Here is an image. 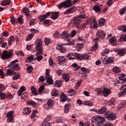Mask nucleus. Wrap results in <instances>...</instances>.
<instances>
[{
	"label": "nucleus",
	"mask_w": 126,
	"mask_h": 126,
	"mask_svg": "<svg viewBox=\"0 0 126 126\" xmlns=\"http://www.w3.org/2000/svg\"><path fill=\"white\" fill-rule=\"evenodd\" d=\"M43 40L41 38H37L35 42V46H36V58L35 60H37V62H40L43 60V55L44 49L43 48Z\"/></svg>",
	"instance_id": "f257e3e1"
},
{
	"label": "nucleus",
	"mask_w": 126,
	"mask_h": 126,
	"mask_svg": "<svg viewBox=\"0 0 126 126\" xmlns=\"http://www.w3.org/2000/svg\"><path fill=\"white\" fill-rule=\"evenodd\" d=\"M105 119L103 117L96 116L92 119V125L93 126H112L110 124H104Z\"/></svg>",
	"instance_id": "f03ea898"
},
{
	"label": "nucleus",
	"mask_w": 126,
	"mask_h": 126,
	"mask_svg": "<svg viewBox=\"0 0 126 126\" xmlns=\"http://www.w3.org/2000/svg\"><path fill=\"white\" fill-rule=\"evenodd\" d=\"M86 18V16L84 14H81L78 16L74 17L70 23L68 24V26H70L72 24L73 27H76V28H79V24L81 20H83Z\"/></svg>",
	"instance_id": "7ed1b4c3"
},
{
	"label": "nucleus",
	"mask_w": 126,
	"mask_h": 126,
	"mask_svg": "<svg viewBox=\"0 0 126 126\" xmlns=\"http://www.w3.org/2000/svg\"><path fill=\"white\" fill-rule=\"evenodd\" d=\"M96 38L94 39V45H93L92 48L93 49H97L98 47V41H99V39H101V40H104L105 37H106V33L102 30H99L96 33Z\"/></svg>",
	"instance_id": "20e7f679"
},
{
	"label": "nucleus",
	"mask_w": 126,
	"mask_h": 126,
	"mask_svg": "<svg viewBox=\"0 0 126 126\" xmlns=\"http://www.w3.org/2000/svg\"><path fill=\"white\" fill-rule=\"evenodd\" d=\"M58 6L59 9H62L63 7H65V8L67 7H70V6H72L71 0H66L64 2L61 3L59 5H58Z\"/></svg>",
	"instance_id": "39448f33"
},
{
	"label": "nucleus",
	"mask_w": 126,
	"mask_h": 126,
	"mask_svg": "<svg viewBox=\"0 0 126 126\" xmlns=\"http://www.w3.org/2000/svg\"><path fill=\"white\" fill-rule=\"evenodd\" d=\"M16 63H18V60H15L12 62L10 63L8 66L9 67L12 68V69H13V70H16V71H18V70H20V67H19V64H15Z\"/></svg>",
	"instance_id": "423d86ee"
},
{
	"label": "nucleus",
	"mask_w": 126,
	"mask_h": 126,
	"mask_svg": "<svg viewBox=\"0 0 126 126\" xmlns=\"http://www.w3.org/2000/svg\"><path fill=\"white\" fill-rule=\"evenodd\" d=\"M12 50H9L8 52L6 50H4L1 57L2 60H8L12 57Z\"/></svg>",
	"instance_id": "0eeeda50"
},
{
	"label": "nucleus",
	"mask_w": 126,
	"mask_h": 126,
	"mask_svg": "<svg viewBox=\"0 0 126 126\" xmlns=\"http://www.w3.org/2000/svg\"><path fill=\"white\" fill-rule=\"evenodd\" d=\"M14 113V111H11L8 112L6 115V117L7 118V123H14V119H13V114Z\"/></svg>",
	"instance_id": "6e6552de"
},
{
	"label": "nucleus",
	"mask_w": 126,
	"mask_h": 126,
	"mask_svg": "<svg viewBox=\"0 0 126 126\" xmlns=\"http://www.w3.org/2000/svg\"><path fill=\"white\" fill-rule=\"evenodd\" d=\"M111 90L109 89L104 88L103 90H99L97 91V94H102L104 97H107L109 96Z\"/></svg>",
	"instance_id": "1a4fd4ad"
},
{
	"label": "nucleus",
	"mask_w": 126,
	"mask_h": 126,
	"mask_svg": "<svg viewBox=\"0 0 126 126\" xmlns=\"http://www.w3.org/2000/svg\"><path fill=\"white\" fill-rule=\"evenodd\" d=\"M67 45V43L66 44H60V43L58 44L57 48L58 50H59V51L61 52V53H65L66 52V48L63 47V46Z\"/></svg>",
	"instance_id": "9d476101"
},
{
	"label": "nucleus",
	"mask_w": 126,
	"mask_h": 126,
	"mask_svg": "<svg viewBox=\"0 0 126 126\" xmlns=\"http://www.w3.org/2000/svg\"><path fill=\"white\" fill-rule=\"evenodd\" d=\"M115 52L116 53H117V55L118 56H120L121 57H123V56H125L126 54V49H115L114 50Z\"/></svg>",
	"instance_id": "9b49d317"
},
{
	"label": "nucleus",
	"mask_w": 126,
	"mask_h": 126,
	"mask_svg": "<svg viewBox=\"0 0 126 126\" xmlns=\"http://www.w3.org/2000/svg\"><path fill=\"white\" fill-rule=\"evenodd\" d=\"M104 64H111L112 63H114V60L111 57H105L102 60Z\"/></svg>",
	"instance_id": "f8f14e48"
},
{
	"label": "nucleus",
	"mask_w": 126,
	"mask_h": 126,
	"mask_svg": "<svg viewBox=\"0 0 126 126\" xmlns=\"http://www.w3.org/2000/svg\"><path fill=\"white\" fill-rule=\"evenodd\" d=\"M62 39L67 40V42H69L70 40L69 39H67V37H69V34H68V32H63L61 33Z\"/></svg>",
	"instance_id": "ddd939ff"
},
{
	"label": "nucleus",
	"mask_w": 126,
	"mask_h": 126,
	"mask_svg": "<svg viewBox=\"0 0 126 126\" xmlns=\"http://www.w3.org/2000/svg\"><path fill=\"white\" fill-rule=\"evenodd\" d=\"M77 10V8L76 7L73 6L64 12V14H69L70 13H73V12H75Z\"/></svg>",
	"instance_id": "4468645a"
},
{
	"label": "nucleus",
	"mask_w": 126,
	"mask_h": 126,
	"mask_svg": "<svg viewBox=\"0 0 126 126\" xmlns=\"http://www.w3.org/2000/svg\"><path fill=\"white\" fill-rule=\"evenodd\" d=\"M51 12H48L46 13L45 14H43L42 15H40L39 17V19L40 21H44V20L45 19V18H48L50 15H51Z\"/></svg>",
	"instance_id": "2eb2a0df"
},
{
	"label": "nucleus",
	"mask_w": 126,
	"mask_h": 126,
	"mask_svg": "<svg viewBox=\"0 0 126 126\" xmlns=\"http://www.w3.org/2000/svg\"><path fill=\"white\" fill-rule=\"evenodd\" d=\"M54 104V100L52 99H50L47 101V104L44 105V108H52L53 104Z\"/></svg>",
	"instance_id": "dca6fc26"
},
{
	"label": "nucleus",
	"mask_w": 126,
	"mask_h": 126,
	"mask_svg": "<svg viewBox=\"0 0 126 126\" xmlns=\"http://www.w3.org/2000/svg\"><path fill=\"white\" fill-rule=\"evenodd\" d=\"M109 43L111 44L112 46H116L117 45V38L113 37L109 40Z\"/></svg>",
	"instance_id": "f3484780"
},
{
	"label": "nucleus",
	"mask_w": 126,
	"mask_h": 126,
	"mask_svg": "<svg viewBox=\"0 0 126 126\" xmlns=\"http://www.w3.org/2000/svg\"><path fill=\"white\" fill-rule=\"evenodd\" d=\"M11 2V0H3L1 1L0 5H2V6H4L5 5H9V4H10Z\"/></svg>",
	"instance_id": "a211bd4d"
},
{
	"label": "nucleus",
	"mask_w": 126,
	"mask_h": 126,
	"mask_svg": "<svg viewBox=\"0 0 126 126\" xmlns=\"http://www.w3.org/2000/svg\"><path fill=\"white\" fill-rule=\"evenodd\" d=\"M61 99L60 100L61 102H65L67 100V101H69V99H67L66 97V95L64 94V93H63L61 94Z\"/></svg>",
	"instance_id": "6ab92c4d"
},
{
	"label": "nucleus",
	"mask_w": 126,
	"mask_h": 126,
	"mask_svg": "<svg viewBox=\"0 0 126 126\" xmlns=\"http://www.w3.org/2000/svg\"><path fill=\"white\" fill-rule=\"evenodd\" d=\"M106 118L109 121H114V120H116V115L110 113L108 116H106Z\"/></svg>",
	"instance_id": "aec40b11"
},
{
	"label": "nucleus",
	"mask_w": 126,
	"mask_h": 126,
	"mask_svg": "<svg viewBox=\"0 0 126 126\" xmlns=\"http://www.w3.org/2000/svg\"><path fill=\"white\" fill-rule=\"evenodd\" d=\"M57 60L60 63H65V58L63 56H59L57 58Z\"/></svg>",
	"instance_id": "412c9836"
},
{
	"label": "nucleus",
	"mask_w": 126,
	"mask_h": 126,
	"mask_svg": "<svg viewBox=\"0 0 126 126\" xmlns=\"http://www.w3.org/2000/svg\"><path fill=\"white\" fill-rule=\"evenodd\" d=\"M31 90L32 91V94L34 95V96H37V95H39V93L37 92V89L35 87L32 86Z\"/></svg>",
	"instance_id": "4be33fe9"
},
{
	"label": "nucleus",
	"mask_w": 126,
	"mask_h": 126,
	"mask_svg": "<svg viewBox=\"0 0 126 126\" xmlns=\"http://www.w3.org/2000/svg\"><path fill=\"white\" fill-rule=\"evenodd\" d=\"M46 80H47V82L48 84L52 85L54 83V80L50 76H45Z\"/></svg>",
	"instance_id": "5701e85b"
},
{
	"label": "nucleus",
	"mask_w": 126,
	"mask_h": 126,
	"mask_svg": "<svg viewBox=\"0 0 126 126\" xmlns=\"http://www.w3.org/2000/svg\"><path fill=\"white\" fill-rule=\"evenodd\" d=\"M106 23V20L105 19L101 18L98 20V25L100 26H104Z\"/></svg>",
	"instance_id": "b1692460"
},
{
	"label": "nucleus",
	"mask_w": 126,
	"mask_h": 126,
	"mask_svg": "<svg viewBox=\"0 0 126 126\" xmlns=\"http://www.w3.org/2000/svg\"><path fill=\"white\" fill-rule=\"evenodd\" d=\"M70 105H71L70 103H67L64 105V112L65 113V114H67V113H68V111H69V107H70Z\"/></svg>",
	"instance_id": "393cba45"
},
{
	"label": "nucleus",
	"mask_w": 126,
	"mask_h": 126,
	"mask_svg": "<svg viewBox=\"0 0 126 126\" xmlns=\"http://www.w3.org/2000/svg\"><path fill=\"white\" fill-rule=\"evenodd\" d=\"M14 71L11 69H8L6 70V73L4 74V76H8V75H13Z\"/></svg>",
	"instance_id": "a878e982"
},
{
	"label": "nucleus",
	"mask_w": 126,
	"mask_h": 126,
	"mask_svg": "<svg viewBox=\"0 0 126 126\" xmlns=\"http://www.w3.org/2000/svg\"><path fill=\"white\" fill-rule=\"evenodd\" d=\"M24 115H29L31 113V108H25L23 111Z\"/></svg>",
	"instance_id": "bb28decb"
},
{
	"label": "nucleus",
	"mask_w": 126,
	"mask_h": 126,
	"mask_svg": "<svg viewBox=\"0 0 126 126\" xmlns=\"http://www.w3.org/2000/svg\"><path fill=\"white\" fill-rule=\"evenodd\" d=\"M14 76L13 77V80H17V79H19L21 76L20 75V74L19 73H16L15 72H14Z\"/></svg>",
	"instance_id": "cd10ccee"
},
{
	"label": "nucleus",
	"mask_w": 126,
	"mask_h": 126,
	"mask_svg": "<svg viewBox=\"0 0 126 126\" xmlns=\"http://www.w3.org/2000/svg\"><path fill=\"white\" fill-rule=\"evenodd\" d=\"M106 110H107V109H106V108L102 107L100 109H98L96 111V113L97 114H104V113H105V112H106Z\"/></svg>",
	"instance_id": "c85d7f7f"
},
{
	"label": "nucleus",
	"mask_w": 126,
	"mask_h": 126,
	"mask_svg": "<svg viewBox=\"0 0 126 126\" xmlns=\"http://www.w3.org/2000/svg\"><path fill=\"white\" fill-rule=\"evenodd\" d=\"M93 9L95 11V12H97V13H101V8H100V7L99 6H94L93 7Z\"/></svg>",
	"instance_id": "c756f323"
},
{
	"label": "nucleus",
	"mask_w": 126,
	"mask_h": 126,
	"mask_svg": "<svg viewBox=\"0 0 126 126\" xmlns=\"http://www.w3.org/2000/svg\"><path fill=\"white\" fill-rule=\"evenodd\" d=\"M118 30L119 31H123V32H126V25H122L121 26H119L118 28Z\"/></svg>",
	"instance_id": "7c9ffc66"
},
{
	"label": "nucleus",
	"mask_w": 126,
	"mask_h": 126,
	"mask_svg": "<svg viewBox=\"0 0 126 126\" xmlns=\"http://www.w3.org/2000/svg\"><path fill=\"white\" fill-rule=\"evenodd\" d=\"M22 11L23 13L25 14V15L27 16V15H30V10H29V9L27 8H24L22 10Z\"/></svg>",
	"instance_id": "2f4dec72"
},
{
	"label": "nucleus",
	"mask_w": 126,
	"mask_h": 126,
	"mask_svg": "<svg viewBox=\"0 0 126 126\" xmlns=\"http://www.w3.org/2000/svg\"><path fill=\"white\" fill-rule=\"evenodd\" d=\"M75 57L76 60H79V61H82V55L79 53H75Z\"/></svg>",
	"instance_id": "473e14b6"
},
{
	"label": "nucleus",
	"mask_w": 126,
	"mask_h": 126,
	"mask_svg": "<svg viewBox=\"0 0 126 126\" xmlns=\"http://www.w3.org/2000/svg\"><path fill=\"white\" fill-rule=\"evenodd\" d=\"M33 60H34V56H33V55H31L30 57H28L26 59V63H32V62H33Z\"/></svg>",
	"instance_id": "72a5a7b5"
},
{
	"label": "nucleus",
	"mask_w": 126,
	"mask_h": 126,
	"mask_svg": "<svg viewBox=\"0 0 126 126\" xmlns=\"http://www.w3.org/2000/svg\"><path fill=\"white\" fill-rule=\"evenodd\" d=\"M63 79L65 80V82H67L69 80L70 77L69 75L66 74H64L63 76H62Z\"/></svg>",
	"instance_id": "f704fd0d"
},
{
	"label": "nucleus",
	"mask_w": 126,
	"mask_h": 126,
	"mask_svg": "<svg viewBox=\"0 0 126 126\" xmlns=\"http://www.w3.org/2000/svg\"><path fill=\"white\" fill-rule=\"evenodd\" d=\"M112 70L114 73H119V72H121V69L117 66L113 67Z\"/></svg>",
	"instance_id": "c9c22d12"
},
{
	"label": "nucleus",
	"mask_w": 126,
	"mask_h": 126,
	"mask_svg": "<svg viewBox=\"0 0 126 126\" xmlns=\"http://www.w3.org/2000/svg\"><path fill=\"white\" fill-rule=\"evenodd\" d=\"M58 17H59V13H57V12H54L52 14V16L51 17V18H52V19H57V18H58Z\"/></svg>",
	"instance_id": "e433bc0d"
},
{
	"label": "nucleus",
	"mask_w": 126,
	"mask_h": 126,
	"mask_svg": "<svg viewBox=\"0 0 126 126\" xmlns=\"http://www.w3.org/2000/svg\"><path fill=\"white\" fill-rule=\"evenodd\" d=\"M72 67H75V71H76L77 70H78L80 68V66H78V64L76 63H74L72 64Z\"/></svg>",
	"instance_id": "4c0bfd02"
},
{
	"label": "nucleus",
	"mask_w": 126,
	"mask_h": 126,
	"mask_svg": "<svg viewBox=\"0 0 126 126\" xmlns=\"http://www.w3.org/2000/svg\"><path fill=\"white\" fill-rule=\"evenodd\" d=\"M55 86L56 87H61L62 86V81H56L55 83Z\"/></svg>",
	"instance_id": "58836bf2"
},
{
	"label": "nucleus",
	"mask_w": 126,
	"mask_h": 126,
	"mask_svg": "<svg viewBox=\"0 0 126 126\" xmlns=\"http://www.w3.org/2000/svg\"><path fill=\"white\" fill-rule=\"evenodd\" d=\"M23 17L21 15L19 16L18 18V21L20 24H23Z\"/></svg>",
	"instance_id": "ea45409f"
},
{
	"label": "nucleus",
	"mask_w": 126,
	"mask_h": 126,
	"mask_svg": "<svg viewBox=\"0 0 126 126\" xmlns=\"http://www.w3.org/2000/svg\"><path fill=\"white\" fill-rule=\"evenodd\" d=\"M82 60H89V55L88 54H83L82 55Z\"/></svg>",
	"instance_id": "a19ab883"
},
{
	"label": "nucleus",
	"mask_w": 126,
	"mask_h": 126,
	"mask_svg": "<svg viewBox=\"0 0 126 126\" xmlns=\"http://www.w3.org/2000/svg\"><path fill=\"white\" fill-rule=\"evenodd\" d=\"M44 43L46 46H48V45H49V44H51L52 42H51V39L46 38L44 39Z\"/></svg>",
	"instance_id": "79ce46f5"
},
{
	"label": "nucleus",
	"mask_w": 126,
	"mask_h": 126,
	"mask_svg": "<svg viewBox=\"0 0 126 126\" xmlns=\"http://www.w3.org/2000/svg\"><path fill=\"white\" fill-rule=\"evenodd\" d=\"M27 71L28 73H31L33 71V67L30 66L27 68Z\"/></svg>",
	"instance_id": "37998d69"
},
{
	"label": "nucleus",
	"mask_w": 126,
	"mask_h": 126,
	"mask_svg": "<svg viewBox=\"0 0 126 126\" xmlns=\"http://www.w3.org/2000/svg\"><path fill=\"white\" fill-rule=\"evenodd\" d=\"M69 94V95L70 96H72L74 95V93H75V92H74V90L73 89H69L68 91Z\"/></svg>",
	"instance_id": "c03bdc74"
},
{
	"label": "nucleus",
	"mask_w": 126,
	"mask_h": 126,
	"mask_svg": "<svg viewBox=\"0 0 126 126\" xmlns=\"http://www.w3.org/2000/svg\"><path fill=\"white\" fill-rule=\"evenodd\" d=\"M5 97V94L2 93V92H0V100H4Z\"/></svg>",
	"instance_id": "a18cd8bd"
},
{
	"label": "nucleus",
	"mask_w": 126,
	"mask_h": 126,
	"mask_svg": "<svg viewBox=\"0 0 126 126\" xmlns=\"http://www.w3.org/2000/svg\"><path fill=\"white\" fill-rule=\"evenodd\" d=\"M110 53V50L108 49H105V50L103 51V52H101L102 56H105V54H108Z\"/></svg>",
	"instance_id": "49530a36"
},
{
	"label": "nucleus",
	"mask_w": 126,
	"mask_h": 126,
	"mask_svg": "<svg viewBox=\"0 0 126 126\" xmlns=\"http://www.w3.org/2000/svg\"><path fill=\"white\" fill-rule=\"evenodd\" d=\"M33 37H34L33 34L31 33L29 34L27 37L26 41H30V40H31V39H32Z\"/></svg>",
	"instance_id": "de8ad7c7"
},
{
	"label": "nucleus",
	"mask_w": 126,
	"mask_h": 126,
	"mask_svg": "<svg viewBox=\"0 0 126 126\" xmlns=\"http://www.w3.org/2000/svg\"><path fill=\"white\" fill-rule=\"evenodd\" d=\"M28 105H30V106H35L36 105V102L34 101L31 100L27 102Z\"/></svg>",
	"instance_id": "09e8293b"
},
{
	"label": "nucleus",
	"mask_w": 126,
	"mask_h": 126,
	"mask_svg": "<svg viewBox=\"0 0 126 126\" xmlns=\"http://www.w3.org/2000/svg\"><path fill=\"white\" fill-rule=\"evenodd\" d=\"M36 114H37V110H33L32 112V115H31V118L34 119L35 117H36Z\"/></svg>",
	"instance_id": "8fccbe9b"
},
{
	"label": "nucleus",
	"mask_w": 126,
	"mask_h": 126,
	"mask_svg": "<svg viewBox=\"0 0 126 126\" xmlns=\"http://www.w3.org/2000/svg\"><path fill=\"white\" fill-rule=\"evenodd\" d=\"M81 70H82V71L87 72V73H89V72H90V70H89L88 69H87L85 67L81 68Z\"/></svg>",
	"instance_id": "3c124183"
},
{
	"label": "nucleus",
	"mask_w": 126,
	"mask_h": 126,
	"mask_svg": "<svg viewBox=\"0 0 126 126\" xmlns=\"http://www.w3.org/2000/svg\"><path fill=\"white\" fill-rule=\"evenodd\" d=\"M126 88H125L121 93L120 94V96H124V95H126Z\"/></svg>",
	"instance_id": "603ef678"
},
{
	"label": "nucleus",
	"mask_w": 126,
	"mask_h": 126,
	"mask_svg": "<svg viewBox=\"0 0 126 126\" xmlns=\"http://www.w3.org/2000/svg\"><path fill=\"white\" fill-rule=\"evenodd\" d=\"M51 95L52 96H54L55 97L57 96H59V94H58V91L54 90L53 92L51 93Z\"/></svg>",
	"instance_id": "864d4df0"
},
{
	"label": "nucleus",
	"mask_w": 126,
	"mask_h": 126,
	"mask_svg": "<svg viewBox=\"0 0 126 126\" xmlns=\"http://www.w3.org/2000/svg\"><path fill=\"white\" fill-rule=\"evenodd\" d=\"M93 22H94V28H97V27L98 26V24H97V21H96V19H94L93 20Z\"/></svg>",
	"instance_id": "5fc2aeb1"
},
{
	"label": "nucleus",
	"mask_w": 126,
	"mask_h": 126,
	"mask_svg": "<svg viewBox=\"0 0 126 126\" xmlns=\"http://www.w3.org/2000/svg\"><path fill=\"white\" fill-rule=\"evenodd\" d=\"M45 89V86L44 85L41 86L39 87V89L38 90V92L39 93H41V92L44 91V90Z\"/></svg>",
	"instance_id": "6e6d98bb"
},
{
	"label": "nucleus",
	"mask_w": 126,
	"mask_h": 126,
	"mask_svg": "<svg viewBox=\"0 0 126 126\" xmlns=\"http://www.w3.org/2000/svg\"><path fill=\"white\" fill-rule=\"evenodd\" d=\"M123 86H122L121 88L123 89L124 87H126V78H124L123 81L121 82Z\"/></svg>",
	"instance_id": "4d7b16f0"
},
{
	"label": "nucleus",
	"mask_w": 126,
	"mask_h": 126,
	"mask_svg": "<svg viewBox=\"0 0 126 126\" xmlns=\"http://www.w3.org/2000/svg\"><path fill=\"white\" fill-rule=\"evenodd\" d=\"M51 118H52V116L49 115V116H47V117L44 120V122L45 123H48V121H50V120H51Z\"/></svg>",
	"instance_id": "13d9d810"
},
{
	"label": "nucleus",
	"mask_w": 126,
	"mask_h": 126,
	"mask_svg": "<svg viewBox=\"0 0 126 126\" xmlns=\"http://www.w3.org/2000/svg\"><path fill=\"white\" fill-rule=\"evenodd\" d=\"M38 81L39 82H40V81L41 82H44V81H45V77L43 76H40L38 79Z\"/></svg>",
	"instance_id": "bf43d9fd"
},
{
	"label": "nucleus",
	"mask_w": 126,
	"mask_h": 126,
	"mask_svg": "<svg viewBox=\"0 0 126 126\" xmlns=\"http://www.w3.org/2000/svg\"><path fill=\"white\" fill-rule=\"evenodd\" d=\"M125 12H126V8H123L120 11V14L123 15V14H125Z\"/></svg>",
	"instance_id": "052dcab7"
},
{
	"label": "nucleus",
	"mask_w": 126,
	"mask_h": 126,
	"mask_svg": "<svg viewBox=\"0 0 126 126\" xmlns=\"http://www.w3.org/2000/svg\"><path fill=\"white\" fill-rule=\"evenodd\" d=\"M59 36H60V33H59V32H56L53 34V36L54 38H59Z\"/></svg>",
	"instance_id": "680f3d73"
},
{
	"label": "nucleus",
	"mask_w": 126,
	"mask_h": 126,
	"mask_svg": "<svg viewBox=\"0 0 126 126\" xmlns=\"http://www.w3.org/2000/svg\"><path fill=\"white\" fill-rule=\"evenodd\" d=\"M84 104L85 105H87L88 106H92V105H93L92 102L89 101H84Z\"/></svg>",
	"instance_id": "e2e57ef3"
},
{
	"label": "nucleus",
	"mask_w": 126,
	"mask_h": 126,
	"mask_svg": "<svg viewBox=\"0 0 126 126\" xmlns=\"http://www.w3.org/2000/svg\"><path fill=\"white\" fill-rule=\"evenodd\" d=\"M5 89L4 86L2 84H0V92H2Z\"/></svg>",
	"instance_id": "0e129e2a"
},
{
	"label": "nucleus",
	"mask_w": 126,
	"mask_h": 126,
	"mask_svg": "<svg viewBox=\"0 0 126 126\" xmlns=\"http://www.w3.org/2000/svg\"><path fill=\"white\" fill-rule=\"evenodd\" d=\"M76 31L75 30H73L71 32V37H74L76 35Z\"/></svg>",
	"instance_id": "69168bd1"
},
{
	"label": "nucleus",
	"mask_w": 126,
	"mask_h": 126,
	"mask_svg": "<svg viewBox=\"0 0 126 126\" xmlns=\"http://www.w3.org/2000/svg\"><path fill=\"white\" fill-rule=\"evenodd\" d=\"M15 17L11 18L10 22H11L12 24H14V23H15Z\"/></svg>",
	"instance_id": "338daca9"
},
{
	"label": "nucleus",
	"mask_w": 126,
	"mask_h": 126,
	"mask_svg": "<svg viewBox=\"0 0 126 126\" xmlns=\"http://www.w3.org/2000/svg\"><path fill=\"white\" fill-rule=\"evenodd\" d=\"M112 4H113V0H108L107 1V5H108V6H111Z\"/></svg>",
	"instance_id": "774afa93"
}]
</instances>
